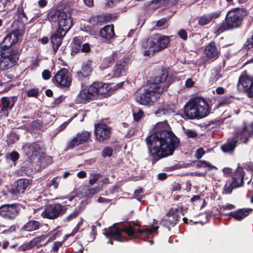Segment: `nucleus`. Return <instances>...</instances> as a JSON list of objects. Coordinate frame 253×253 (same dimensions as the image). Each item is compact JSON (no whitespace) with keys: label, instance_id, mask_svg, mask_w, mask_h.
<instances>
[{"label":"nucleus","instance_id":"nucleus-1","mask_svg":"<svg viewBox=\"0 0 253 253\" xmlns=\"http://www.w3.org/2000/svg\"><path fill=\"white\" fill-rule=\"evenodd\" d=\"M169 128L166 121L158 123L154 127V132L146 138L149 153L152 157L160 159L171 156L178 147L179 139Z\"/></svg>","mask_w":253,"mask_h":253},{"label":"nucleus","instance_id":"nucleus-2","mask_svg":"<svg viewBox=\"0 0 253 253\" xmlns=\"http://www.w3.org/2000/svg\"><path fill=\"white\" fill-rule=\"evenodd\" d=\"M24 31L16 30L8 34L0 44V70H7L12 67L18 61L19 51L11 48L19 38L23 35Z\"/></svg>","mask_w":253,"mask_h":253},{"label":"nucleus","instance_id":"nucleus-3","mask_svg":"<svg viewBox=\"0 0 253 253\" xmlns=\"http://www.w3.org/2000/svg\"><path fill=\"white\" fill-rule=\"evenodd\" d=\"M48 19L52 22H58V28L50 37L53 46L56 48L61 45L62 40L72 26L71 14L69 11L57 10L49 14Z\"/></svg>","mask_w":253,"mask_h":253},{"label":"nucleus","instance_id":"nucleus-4","mask_svg":"<svg viewBox=\"0 0 253 253\" xmlns=\"http://www.w3.org/2000/svg\"><path fill=\"white\" fill-rule=\"evenodd\" d=\"M248 11L243 8H234L229 10L225 18V22L222 23L216 30V33L219 34L226 31L232 30L240 27Z\"/></svg>","mask_w":253,"mask_h":253},{"label":"nucleus","instance_id":"nucleus-5","mask_svg":"<svg viewBox=\"0 0 253 253\" xmlns=\"http://www.w3.org/2000/svg\"><path fill=\"white\" fill-rule=\"evenodd\" d=\"M170 42L168 36L159 34H154L141 43L144 56H153L156 52L167 48Z\"/></svg>","mask_w":253,"mask_h":253},{"label":"nucleus","instance_id":"nucleus-6","mask_svg":"<svg viewBox=\"0 0 253 253\" xmlns=\"http://www.w3.org/2000/svg\"><path fill=\"white\" fill-rule=\"evenodd\" d=\"M206 99L197 96L191 98L185 105L184 114L189 119L202 118L206 116Z\"/></svg>","mask_w":253,"mask_h":253},{"label":"nucleus","instance_id":"nucleus-7","mask_svg":"<svg viewBox=\"0 0 253 253\" xmlns=\"http://www.w3.org/2000/svg\"><path fill=\"white\" fill-rule=\"evenodd\" d=\"M155 87L154 85L151 86L148 84L142 93L136 95V100L143 105H152L161 94L160 92H156Z\"/></svg>","mask_w":253,"mask_h":253},{"label":"nucleus","instance_id":"nucleus-8","mask_svg":"<svg viewBox=\"0 0 253 253\" xmlns=\"http://www.w3.org/2000/svg\"><path fill=\"white\" fill-rule=\"evenodd\" d=\"M169 72L167 69L163 68L158 74L153 78V83L149 84L151 86L155 85L156 92L161 94L167 89L171 84L168 79Z\"/></svg>","mask_w":253,"mask_h":253},{"label":"nucleus","instance_id":"nucleus-9","mask_svg":"<svg viewBox=\"0 0 253 253\" xmlns=\"http://www.w3.org/2000/svg\"><path fill=\"white\" fill-rule=\"evenodd\" d=\"M67 210L65 206L59 203L48 204L41 213V215L43 218L54 219L65 213Z\"/></svg>","mask_w":253,"mask_h":253},{"label":"nucleus","instance_id":"nucleus-10","mask_svg":"<svg viewBox=\"0 0 253 253\" xmlns=\"http://www.w3.org/2000/svg\"><path fill=\"white\" fill-rule=\"evenodd\" d=\"M20 211V206L16 204H4L0 206V216L6 220L15 219Z\"/></svg>","mask_w":253,"mask_h":253},{"label":"nucleus","instance_id":"nucleus-11","mask_svg":"<svg viewBox=\"0 0 253 253\" xmlns=\"http://www.w3.org/2000/svg\"><path fill=\"white\" fill-rule=\"evenodd\" d=\"M253 79L250 76L244 74H242L239 78L237 89L241 92L246 93L248 97L253 98V95L250 94V91H253Z\"/></svg>","mask_w":253,"mask_h":253},{"label":"nucleus","instance_id":"nucleus-12","mask_svg":"<svg viewBox=\"0 0 253 253\" xmlns=\"http://www.w3.org/2000/svg\"><path fill=\"white\" fill-rule=\"evenodd\" d=\"M95 85L92 84L82 89L76 97V102L79 103H86L96 98L95 95Z\"/></svg>","mask_w":253,"mask_h":253},{"label":"nucleus","instance_id":"nucleus-13","mask_svg":"<svg viewBox=\"0 0 253 253\" xmlns=\"http://www.w3.org/2000/svg\"><path fill=\"white\" fill-rule=\"evenodd\" d=\"M54 80L61 88H69L72 79L69 77L68 70L62 68L54 76L53 79V81Z\"/></svg>","mask_w":253,"mask_h":253},{"label":"nucleus","instance_id":"nucleus-14","mask_svg":"<svg viewBox=\"0 0 253 253\" xmlns=\"http://www.w3.org/2000/svg\"><path fill=\"white\" fill-rule=\"evenodd\" d=\"M90 137V132L83 131L78 133L75 137L69 141L67 145L68 149H73L87 142Z\"/></svg>","mask_w":253,"mask_h":253},{"label":"nucleus","instance_id":"nucleus-15","mask_svg":"<svg viewBox=\"0 0 253 253\" xmlns=\"http://www.w3.org/2000/svg\"><path fill=\"white\" fill-rule=\"evenodd\" d=\"M111 133V128L104 124H99L95 126L94 133L96 138L99 141L108 139Z\"/></svg>","mask_w":253,"mask_h":253},{"label":"nucleus","instance_id":"nucleus-16","mask_svg":"<svg viewBox=\"0 0 253 253\" xmlns=\"http://www.w3.org/2000/svg\"><path fill=\"white\" fill-rule=\"evenodd\" d=\"M23 149L29 157L38 156L42 152L39 142L26 143L23 146Z\"/></svg>","mask_w":253,"mask_h":253},{"label":"nucleus","instance_id":"nucleus-17","mask_svg":"<svg viewBox=\"0 0 253 253\" xmlns=\"http://www.w3.org/2000/svg\"><path fill=\"white\" fill-rule=\"evenodd\" d=\"M93 86L95 85V90H94L95 95L96 97H102L109 95L111 92V87L108 84H104L100 82H94L92 84Z\"/></svg>","mask_w":253,"mask_h":253},{"label":"nucleus","instance_id":"nucleus-18","mask_svg":"<svg viewBox=\"0 0 253 253\" xmlns=\"http://www.w3.org/2000/svg\"><path fill=\"white\" fill-rule=\"evenodd\" d=\"M181 214V209L171 208L168 214V218L165 220V224L168 226H174L180 218Z\"/></svg>","mask_w":253,"mask_h":253},{"label":"nucleus","instance_id":"nucleus-19","mask_svg":"<svg viewBox=\"0 0 253 253\" xmlns=\"http://www.w3.org/2000/svg\"><path fill=\"white\" fill-rule=\"evenodd\" d=\"M91 63L90 61L84 63L81 70L76 72V78L80 81L88 78L92 71Z\"/></svg>","mask_w":253,"mask_h":253},{"label":"nucleus","instance_id":"nucleus-20","mask_svg":"<svg viewBox=\"0 0 253 253\" xmlns=\"http://www.w3.org/2000/svg\"><path fill=\"white\" fill-rule=\"evenodd\" d=\"M244 172L243 168L238 167L234 171L233 175V182L232 185L234 187H239L244 183Z\"/></svg>","mask_w":253,"mask_h":253},{"label":"nucleus","instance_id":"nucleus-21","mask_svg":"<svg viewBox=\"0 0 253 253\" xmlns=\"http://www.w3.org/2000/svg\"><path fill=\"white\" fill-rule=\"evenodd\" d=\"M219 54V51L214 42H211L207 46V62L215 60L218 58Z\"/></svg>","mask_w":253,"mask_h":253},{"label":"nucleus","instance_id":"nucleus-22","mask_svg":"<svg viewBox=\"0 0 253 253\" xmlns=\"http://www.w3.org/2000/svg\"><path fill=\"white\" fill-rule=\"evenodd\" d=\"M29 181L26 178H21L17 180L14 183L12 189L14 194H23L29 186Z\"/></svg>","mask_w":253,"mask_h":253},{"label":"nucleus","instance_id":"nucleus-23","mask_svg":"<svg viewBox=\"0 0 253 253\" xmlns=\"http://www.w3.org/2000/svg\"><path fill=\"white\" fill-rule=\"evenodd\" d=\"M237 142V137L229 138L226 142L221 146V149L224 153H231L236 148Z\"/></svg>","mask_w":253,"mask_h":253},{"label":"nucleus","instance_id":"nucleus-24","mask_svg":"<svg viewBox=\"0 0 253 253\" xmlns=\"http://www.w3.org/2000/svg\"><path fill=\"white\" fill-rule=\"evenodd\" d=\"M117 229L119 231V236L118 237L114 238V239L120 242L127 241L126 237H124L123 236L122 234V232H125L129 236L133 235L136 233V231L134 230L132 226L130 224L128 226L124 227L121 228H117Z\"/></svg>","mask_w":253,"mask_h":253},{"label":"nucleus","instance_id":"nucleus-25","mask_svg":"<svg viewBox=\"0 0 253 253\" xmlns=\"http://www.w3.org/2000/svg\"><path fill=\"white\" fill-rule=\"evenodd\" d=\"M100 35L104 39L109 40L115 36L114 26L112 24L104 26L100 31Z\"/></svg>","mask_w":253,"mask_h":253},{"label":"nucleus","instance_id":"nucleus-26","mask_svg":"<svg viewBox=\"0 0 253 253\" xmlns=\"http://www.w3.org/2000/svg\"><path fill=\"white\" fill-rule=\"evenodd\" d=\"M17 100V96L2 97L1 101L3 109L6 110H11L14 106Z\"/></svg>","mask_w":253,"mask_h":253},{"label":"nucleus","instance_id":"nucleus-27","mask_svg":"<svg viewBox=\"0 0 253 253\" xmlns=\"http://www.w3.org/2000/svg\"><path fill=\"white\" fill-rule=\"evenodd\" d=\"M249 214V210L241 209L235 212H231L229 214L232 217L238 220H241Z\"/></svg>","mask_w":253,"mask_h":253},{"label":"nucleus","instance_id":"nucleus-28","mask_svg":"<svg viewBox=\"0 0 253 253\" xmlns=\"http://www.w3.org/2000/svg\"><path fill=\"white\" fill-rule=\"evenodd\" d=\"M125 65L126 62L124 60H120L117 63L113 71L114 77H118L120 76L122 73L125 71Z\"/></svg>","mask_w":253,"mask_h":253},{"label":"nucleus","instance_id":"nucleus-29","mask_svg":"<svg viewBox=\"0 0 253 253\" xmlns=\"http://www.w3.org/2000/svg\"><path fill=\"white\" fill-rule=\"evenodd\" d=\"M40 222L36 220H30L26 223L22 227V229L27 231H32L39 229Z\"/></svg>","mask_w":253,"mask_h":253},{"label":"nucleus","instance_id":"nucleus-30","mask_svg":"<svg viewBox=\"0 0 253 253\" xmlns=\"http://www.w3.org/2000/svg\"><path fill=\"white\" fill-rule=\"evenodd\" d=\"M16 14L17 15L18 20L19 21H20L23 23L27 22L28 19L24 12L22 5L18 6L16 11Z\"/></svg>","mask_w":253,"mask_h":253},{"label":"nucleus","instance_id":"nucleus-31","mask_svg":"<svg viewBox=\"0 0 253 253\" xmlns=\"http://www.w3.org/2000/svg\"><path fill=\"white\" fill-rule=\"evenodd\" d=\"M235 135L236 136L234 137H237L238 139L239 138L240 140H243L245 143H247L248 140L243 127L237 129L235 131Z\"/></svg>","mask_w":253,"mask_h":253},{"label":"nucleus","instance_id":"nucleus-32","mask_svg":"<svg viewBox=\"0 0 253 253\" xmlns=\"http://www.w3.org/2000/svg\"><path fill=\"white\" fill-rule=\"evenodd\" d=\"M221 13L220 10H216L207 14V24L211 22H214L215 19L220 17Z\"/></svg>","mask_w":253,"mask_h":253},{"label":"nucleus","instance_id":"nucleus-33","mask_svg":"<svg viewBox=\"0 0 253 253\" xmlns=\"http://www.w3.org/2000/svg\"><path fill=\"white\" fill-rule=\"evenodd\" d=\"M119 231L116 227V224L110 227L108 229L105 230V235L107 237L110 236H116L115 238L118 237Z\"/></svg>","mask_w":253,"mask_h":253},{"label":"nucleus","instance_id":"nucleus-34","mask_svg":"<svg viewBox=\"0 0 253 253\" xmlns=\"http://www.w3.org/2000/svg\"><path fill=\"white\" fill-rule=\"evenodd\" d=\"M171 112V109L168 105H163L159 107L155 113L158 116L166 115Z\"/></svg>","mask_w":253,"mask_h":253},{"label":"nucleus","instance_id":"nucleus-35","mask_svg":"<svg viewBox=\"0 0 253 253\" xmlns=\"http://www.w3.org/2000/svg\"><path fill=\"white\" fill-rule=\"evenodd\" d=\"M243 126L245 129V132L248 139L253 136V126L250 124L248 125L246 122L243 123Z\"/></svg>","mask_w":253,"mask_h":253},{"label":"nucleus","instance_id":"nucleus-36","mask_svg":"<svg viewBox=\"0 0 253 253\" xmlns=\"http://www.w3.org/2000/svg\"><path fill=\"white\" fill-rule=\"evenodd\" d=\"M80 212L81 209L79 207H77L75 209L74 211L68 215L64 220L67 222L70 221L71 220L77 217Z\"/></svg>","mask_w":253,"mask_h":253},{"label":"nucleus","instance_id":"nucleus-37","mask_svg":"<svg viewBox=\"0 0 253 253\" xmlns=\"http://www.w3.org/2000/svg\"><path fill=\"white\" fill-rule=\"evenodd\" d=\"M133 116L134 120L135 121L138 122L143 116V112L139 109H136L134 110L133 112Z\"/></svg>","mask_w":253,"mask_h":253},{"label":"nucleus","instance_id":"nucleus-38","mask_svg":"<svg viewBox=\"0 0 253 253\" xmlns=\"http://www.w3.org/2000/svg\"><path fill=\"white\" fill-rule=\"evenodd\" d=\"M19 154L16 151L7 153L5 155V158L6 159L11 160L13 162L17 161L19 159Z\"/></svg>","mask_w":253,"mask_h":253},{"label":"nucleus","instance_id":"nucleus-39","mask_svg":"<svg viewBox=\"0 0 253 253\" xmlns=\"http://www.w3.org/2000/svg\"><path fill=\"white\" fill-rule=\"evenodd\" d=\"M113 149L110 147H105L102 151V156L103 157H111L112 155Z\"/></svg>","mask_w":253,"mask_h":253},{"label":"nucleus","instance_id":"nucleus-40","mask_svg":"<svg viewBox=\"0 0 253 253\" xmlns=\"http://www.w3.org/2000/svg\"><path fill=\"white\" fill-rule=\"evenodd\" d=\"M100 175L98 173H92L90 175L89 178V183L90 185H93L98 180Z\"/></svg>","mask_w":253,"mask_h":253},{"label":"nucleus","instance_id":"nucleus-41","mask_svg":"<svg viewBox=\"0 0 253 253\" xmlns=\"http://www.w3.org/2000/svg\"><path fill=\"white\" fill-rule=\"evenodd\" d=\"M118 54L117 51L113 52L112 54L105 59V60L107 61L109 64H112L114 62L115 59L118 58Z\"/></svg>","mask_w":253,"mask_h":253},{"label":"nucleus","instance_id":"nucleus-42","mask_svg":"<svg viewBox=\"0 0 253 253\" xmlns=\"http://www.w3.org/2000/svg\"><path fill=\"white\" fill-rule=\"evenodd\" d=\"M60 178V177L56 176L55 177H54L51 180H50L48 183V185L49 187L53 186V187L55 189H56L58 188L59 182H58L57 180Z\"/></svg>","mask_w":253,"mask_h":253},{"label":"nucleus","instance_id":"nucleus-43","mask_svg":"<svg viewBox=\"0 0 253 253\" xmlns=\"http://www.w3.org/2000/svg\"><path fill=\"white\" fill-rule=\"evenodd\" d=\"M153 4H157L158 7L166 6L169 4V0H154L152 1Z\"/></svg>","mask_w":253,"mask_h":253},{"label":"nucleus","instance_id":"nucleus-44","mask_svg":"<svg viewBox=\"0 0 253 253\" xmlns=\"http://www.w3.org/2000/svg\"><path fill=\"white\" fill-rule=\"evenodd\" d=\"M39 89L37 88H33L29 89L27 91V95L29 97H37L39 95Z\"/></svg>","mask_w":253,"mask_h":253},{"label":"nucleus","instance_id":"nucleus-45","mask_svg":"<svg viewBox=\"0 0 253 253\" xmlns=\"http://www.w3.org/2000/svg\"><path fill=\"white\" fill-rule=\"evenodd\" d=\"M205 154V151L203 148H200L196 150L195 153V157L197 159H200L202 158L203 155H204Z\"/></svg>","mask_w":253,"mask_h":253},{"label":"nucleus","instance_id":"nucleus-46","mask_svg":"<svg viewBox=\"0 0 253 253\" xmlns=\"http://www.w3.org/2000/svg\"><path fill=\"white\" fill-rule=\"evenodd\" d=\"M73 42L76 46L82 47L83 44L82 39L81 37H76L73 39Z\"/></svg>","mask_w":253,"mask_h":253},{"label":"nucleus","instance_id":"nucleus-47","mask_svg":"<svg viewBox=\"0 0 253 253\" xmlns=\"http://www.w3.org/2000/svg\"><path fill=\"white\" fill-rule=\"evenodd\" d=\"M243 167L247 170L253 172V163L250 162L246 163L243 165Z\"/></svg>","mask_w":253,"mask_h":253},{"label":"nucleus","instance_id":"nucleus-48","mask_svg":"<svg viewBox=\"0 0 253 253\" xmlns=\"http://www.w3.org/2000/svg\"><path fill=\"white\" fill-rule=\"evenodd\" d=\"M178 35L179 36V37L180 38H181L182 40H186L187 39V34L184 30H183V29L180 30L178 32Z\"/></svg>","mask_w":253,"mask_h":253},{"label":"nucleus","instance_id":"nucleus-49","mask_svg":"<svg viewBox=\"0 0 253 253\" xmlns=\"http://www.w3.org/2000/svg\"><path fill=\"white\" fill-rule=\"evenodd\" d=\"M90 45L87 43H84L82 45L81 50L84 52H88L90 51Z\"/></svg>","mask_w":253,"mask_h":253},{"label":"nucleus","instance_id":"nucleus-50","mask_svg":"<svg viewBox=\"0 0 253 253\" xmlns=\"http://www.w3.org/2000/svg\"><path fill=\"white\" fill-rule=\"evenodd\" d=\"M185 133L187 136L190 138H195L197 135L195 131L191 129L187 130Z\"/></svg>","mask_w":253,"mask_h":253},{"label":"nucleus","instance_id":"nucleus-51","mask_svg":"<svg viewBox=\"0 0 253 253\" xmlns=\"http://www.w3.org/2000/svg\"><path fill=\"white\" fill-rule=\"evenodd\" d=\"M153 232L152 229H146L145 231L141 230L140 229H138L137 231H136V233H138L139 235H141L142 233H145L147 235H149L151 234Z\"/></svg>","mask_w":253,"mask_h":253},{"label":"nucleus","instance_id":"nucleus-52","mask_svg":"<svg viewBox=\"0 0 253 253\" xmlns=\"http://www.w3.org/2000/svg\"><path fill=\"white\" fill-rule=\"evenodd\" d=\"M233 188L235 187L232 185V183H231L229 186L226 185L224 188V192L225 194H230L232 192Z\"/></svg>","mask_w":253,"mask_h":253},{"label":"nucleus","instance_id":"nucleus-53","mask_svg":"<svg viewBox=\"0 0 253 253\" xmlns=\"http://www.w3.org/2000/svg\"><path fill=\"white\" fill-rule=\"evenodd\" d=\"M234 208H235V206L234 205L228 204L225 206H223L221 207V210L224 211L226 210H231Z\"/></svg>","mask_w":253,"mask_h":253},{"label":"nucleus","instance_id":"nucleus-54","mask_svg":"<svg viewBox=\"0 0 253 253\" xmlns=\"http://www.w3.org/2000/svg\"><path fill=\"white\" fill-rule=\"evenodd\" d=\"M42 76L43 79L48 80L50 77V72L47 70H44L42 72Z\"/></svg>","mask_w":253,"mask_h":253},{"label":"nucleus","instance_id":"nucleus-55","mask_svg":"<svg viewBox=\"0 0 253 253\" xmlns=\"http://www.w3.org/2000/svg\"><path fill=\"white\" fill-rule=\"evenodd\" d=\"M40 242V240L39 239V238H36V239H34L33 240L31 241L29 243V245L28 246L30 247V248H32L34 246H35L36 245H37V244L38 243H39Z\"/></svg>","mask_w":253,"mask_h":253},{"label":"nucleus","instance_id":"nucleus-56","mask_svg":"<svg viewBox=\"0 0 253 253\" xmlns=\"http://www.w3.org/2000/svg\"><path fill=\"white\" fill-rule=\"evenodd\" d=\"M167 19H166V18H163L157 21L156 25L157 27H161L164 25L167 22Z\"/></svg>","mask_w":253,"mask_h":253},{"label":"nucleus","instance_id":"nucleus-57","mask_svg":"<svg viewBox=\"0 0 253 253\" xmlns=\"http://www.w3.org/2000/svg\"><path fill=\"white\" fill-rule=\"evenodd\" d=\"M194 82L191 78H188L185 82V86L187 87H191L193 86Z\"/></svg>","mask_w":253,"mask_h":253},{"label":"nucleus","instance_id":"nucleus-58","mask_svg":"<svg viewBox=\"0 0 253 253\" xmlns=\"http://www.w3.org/2000/svg\"><path fill=\"white\" fill-rule=\"evenodd\" d=\"M99 191V189L98 187H94L88 190V194L91 195H94Z\"/></svg>","mask_w":253,"mask_h":253},{"label":"nucleus","instance_id":"nucleus-59","mask_svg":"<svg viewBox=\"0 0 253 253\" xmlns=\"http://www.w3.org/2000/svg\"><path fill=\"white\" fill-rule=\"evenodd\" d=\"M68 124V122H65L64 123H63L62 125H61L58 128V131H62L63 130H64L66 127V126H67Z\"/></svg>","mask_w":253,"mask_h":253},{"label":"nucleus","instance_id":"nucleus-60","mask_svg":"<svg viewBox=\"0 0 253 253\" xmlns=\"http://www.w3.org/2000/svg\"><path fill=\"white\" fill-rule=\"evenodd\" d=\"M215 91L217 94L221 95L224 93L225 89L222 87H218L216 89Z\"/></svg>","mask_w":253,"mask_h":253},{"label":"nucleus","instance_id":"nucleus-61","mask_svg":"<svg viewBox=\"0 0 253 253\" xmlns=\"http://www.w3.org/2000/svg\"><path fill=\"white\" fill-rule=\"evenodd\" d=\"M97 201L99 203H109L111 201V200L110 199H106V198H103V197H99Z\"/></svg>","mask_w":253,"mask_h":253},{"label":"nucleus","instance_id":"nucleus-62","mask_svg":"<svg viewBox=\"0 0 253 253\" xmlns=\"http://www.w3.org/2000/svg\"><path fill=\"white\" fill-rule=\"evenodd\" d=\"M39 5L40 7H44L47 5V2L46 0H40L38 1Z\"/></svg>","mask_w":253,"mask_h":253},{"label":"nucleus","instance_id":"nucleus-63","mask_svg":"<svg viewBox=\"0 0 253 253\" xmlns=\"http://www.w3.org/2000/svg\"><path fill=\"white\" fill-rule=\"evenodd\" d=\"M77 176L80 178H83L86 176V173L84 171H80L77 173Z\"/></svg>","mask_w":253,"mask_h":253},{"label":"nucleus","instance_id":"nucleus-64","mask_svg":"<svg viewBox=\"0 0 253 253\" xmlns=\"http://www.w3.org/2000/svg\"><path fill=\"white\" fill-rule=\"evenodd\" d=\"M199 24L202 26L206 25V17L203 16L199 20Z\"/></svg>","mask_w":253,"mask_h":253}]
</instances>
